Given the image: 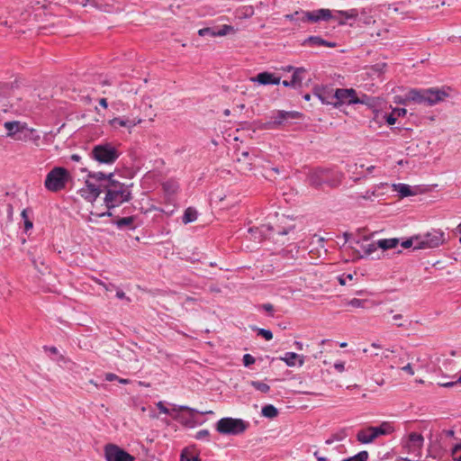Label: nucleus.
Masks as SVG:
<instances>
[{
    "label": "nucleus",
    "instance_id": "obj_35",
    "mask_svg": "<svg viewBox=\"0 0 461 461\" xmlns=\"http://www.w3.org/2000/svg\"><path fill=\"white\" fill-rule=\"evenodd\" d=\"M254 14V7L252 5H244L236 10V15L240 19H247Z\"/></svg>",
    "mask_w": 461,
    "mask_h": 461
},
{
    "label": "nucleus",
    "instance_id": "obj_19",
    "mask_svg": "<svg viewBox=\"0 0 461 461\" xmlns=\"http://www.w3.org/2000/svg\"><path fill=\"white\" fill-rule=\"evenodd\" d=\"M426 88H410L407 90V100L410 104L426 105Z\"/></svg>",
    "mask_w": 461,
    "mask_h": 461
},
{
    "label": "nucleus",
    "instance_id": "obj_29",
    "mask_svg": "<svg viewBox=\"0 0 461 461\" xmlns=\"http://www.w3.org/2000/svg\"><path fill=\"white\" fill-rule=\"evenodd\" d=\"M393 189L399 194V196L401 198H404V197H408V196L416 194V192L413 191L411 186H410L407 184H402V183L393 184Z\"/></svg>",
    "mask_w": 461,
    "mask_h": 461
},
{
    "label": "nucleus",
    "instance_id": "obj_7",
    "mask_svg": "<svg viewBox=\"0 0 461 461\" xmlns=\"http://www.w3.org/2000/svg\"><path fill=\"white\" fill-rule=\"evenodd\" d=\"M68 3L72 5H79L83 7H93L96 10L105 12V13H113L118 12L120 10L119 6L115 5L113 0H68Z\"/></svg>",
    "mask_w": 461,
    "mask_h": 461
},
{
    "label": "nucleus",
    "instance_id": "obj_22",
    "mask_svg": "<svg viewBox=\"0 0 461 461\" xmlns=\"http://www.w3.org/2000/svg\"><path fill=\"white\" fill-rule=\"evenodd\" d=\"M357 440L361 444H371L375 440L373 426L359 429L356 435Z\"/></svg>",
    "mask_w": 461,
    "mask_h": 461
},
{
    "label": "nucleus",
    "instance_id": "obj_4",
    "mask_svg": "<svg viewBox=\"0 0 461 461\" xmlns=\"http://www.w3.org/2000/svg\"><path fill=\"white\" fill-rule=\"evenodd\" d=\"M342 177V173H336L334 179H330V170L329 169H315L307 176L308 183L316 188L321 187L324 184L336 187L341 183Z\"/></svg>",
    "mask_w": 461,
    "mask_h": 461
},
{
    "label": "nucleus",
    "instance_id": "obj_10",
    "mask_svg": "<svg viewBox=\"0 0 461 461\" xmlns=\"http://www.w3.org/2000/svg\"><path fill=\"white\" fill-rule=\"evenodd\" d=\"M450 90L447 86L426 88V106H434L444 102L449 97Z\"/></svg>",
    "mask_w": 461,
    "mask_h": 461
},
{
    "label": "nucleus",
    "instance_id": "obj_38",
    "mask_svg": "<svg viewBox=\"0 0 461 461\" xmlns=\"http://www.w3.org/2000/svg\"><path fill=\"white\" fill-rule=\"evenodd\" d=\"M420 236H413L402 241V246L405 249L413 248L414 249H420V243L419 241Z\"/></svg>",
    "mask_w": 461,
    "mask_h": 461
},
{
    "label": "nucleus",
    "instance_id": "obj_53",
    "mask_svg": "<svg viewBox=\"0 0 461 461\" xmlns=\"http://www.w3.org/2000/svg\"><path fill=\"white\" fill-rule=\"evenodd\" d=\"M334 367L339 373H342L345 371V365L343 362H336L334 364Z\"/></svg>",
    "mask_w": 461,
    "mask_h": 461
},
{
    "label": "nucleus",
    "instance_id": "obj_51",
    "mask_svg": "<svg viewBox=\"0 0 461 461\" xmlns=\"http://www.w3.org/2000/svg\"><path fill=\"white\" fill-rule=\"evenodd\" d=\"M347 279L348 280H352L353 279V275L352 274H348L347 276H340L338 277V280H339V283L341 285H345L347 284Z\"/></svg>",
    "mask_w": 461,
    "mask_h": 461
},
{
    "label": "nucleus",
    "instance_id": "obj_6",
    "mask_svg": "<svg viewBox=\"0 0 461 461\" xmlns=\"http://www.w3.org/2000/svg\"><path fill=\"white\" fill-rule=\"evenodd\" d=\"M369 97L363 95L361 98L357 97V92L353 88H338L335 90V107L344 104H367Z\"/></svg>",
    "mask_w": 461,
    "mask_h": 461
},
{
    "label": "nucleus",
    "instance_id": "obj_41",
    "mask_svg": "<svg viewBox=\"0 0 461 461\" xmlns=\"http://www.w3.org/2000/svg\"><path fill=\"white\" fill-rule=\"evenodd\" d=\"M250 384L258 391H260L262 393H268L270 390V387L268 384L260 382V381H251Z\"/></svg>",
    "mask_w": 461,
    "mask_h": 461
},
{
    "label": "nucleus",
    "instance_id": "obj_48",
    "mask_svg": "<svg viewBox=\"0 0 461 461\" xmlns=\"http://www.w3.org/2000/svg\"><path fill=\"white\" fill-rule=\"evenodd\" d=\"M209 436H210V432L208 429H202V430H199L195 434L194 438L198 440H201V439H208Z\"/></svg>",
    "mask_w": 461,
    "mask_h": 461
},
{
    "label": "nucleus",
    "instance_id": "obj_62",
    "mask_svg": "<svg viewBox=\"0 0 461 461\" xmlns=\"http://www.w3.org/2000/svg\"><path fill=\"white\" fill-rule=\"evenodd\" d=\"M375 22V21L373 19V17H372V16H367V17L365 19V21H364V23H365L366 24H371V23H374Z\"/></svg>",
    "mask_w": 461,
    "mask_h": 461
},
{
    "label": "nucleus",
    "instance_id": "obj_59",
    "mask_svg": "<svg viewBox=\"0 0 461 461\" xmlns=\"http://www.w3.org/2000/svg\"><path fill=\"white\" fill-rule=\"evenodd\" d=\"M263 308L265 311L268 312H272L274 308H273V305L270 304V303H266L263 305Z\"/></svg>",
    "mask_w": 461,
    "mask_h": 461
},
{
    "label": "nucleus",
    "instance_id": "obj_18",
    "mask_svg": "<svg viewBox=\"0 0 461 461\" xmlns=\"http://www.w3.org/2000/svg\"><path fill=\"white\" fill-rule=\"evenodd\" d=\"M249 80L262 86L279 85L281 82V77L275 75L274 73L265 71L258 73L256 77H250Z\"/></svg>",
    "mask_w": 461,
    "mask_h": 461
},
{
    "label": "nucleus",
    "instance_id": "obj_31",
    "mask_svg": "<svg viewBox=\"0 0 461 461\" xmlns=\"http://www.w3.org/2000/svg\"><path fill=\"white\" fill-rule=\"evenodd\" d=\"M41 139L40 135L34 129L28 128V130H25L23 136H18L16 138V140H32L33 142H38Z\"/></svg>",
    "mask_w": 461,
    "mask_h": 461
},
{
    "label": "nucleus",
    "instance_id": "obj_1",
    "mask_svg": "<svg viewBox=\"0 0 461 461\" xmlns=\"http://www.w3.org/2000/svg\"><path fill=\"white\" fill-rule=\"evenodd\" d=\"M92 179L101 182L103 188L106 190L104 203L107 208H114L126 203L131 198V185H126L113 179V174L105 175L102 172L91 173Z\"/></svg>",
    "mask_w": 461,
    "mask_h": 461
},
{
    "label": "nucleus",
    "instance_id": "obj_55",
    "mask_svg": "<svg viewBox=\"0 0 461 461\" xmlns=\"http://www.w3.org/2000/svg\"><path fill=\"white\" fill-rule=\"evenodd\" d=\"M95 282L96 284L102 285L106 291H110L112 289V287L113 286V285H106L99 279H95Z\"/></svg>",
    "mask_w": 461,
    "mask_h": 461
},
{
    "label": "nucleus",
    "instance_id": "obj_61",
    "mask_svg": "<svg viewBox=\"0 0 461 461\" xmlns=\"http://www.w3.org/2000/svg\"><path fill=\"white\" fill-rule=\"evenodd\" d=\"M99 104H100L102 107H104V108H107V106H108V104H107V101H106V99H105V98H101V99L99 100Z\"/></svg>",
    "mask_w": 461,
    "mask_h": 461
},
{
    "label": "nucleus",
    "instance_id": "obj_30",
    "mask_svg": "<svg viewBox=\"0 0 461 461\" xmlns=\"http://www.w3.org/2000/svg\"><path fill=\"white\" fill-rule=\"evenodd\" d=\"M163 190L168 196L175 195L179 190V185L176 180L169 179L163 184Z\"/></svg>",
    "mask_w": 461,
    "mask_h": 461
},
{
    "label": "nucleus",
    "instance_id": "obj_50",
    "mask_svg": "<svg viewBox=\"0 0 461 461\" xmlns=\"http://www.w3.org/2000/svg\"><path fill=\"white\" fill-rule=\"evenodd\" d=\"M392 113L393 115H395L396 118L404 117L407 113V110L405 108H394L393 109Z\"/></svg>",
    "mask_w": 461,
    "mask_h": 461
},
{
    "label": "nucleus",
    "instance_id": "obj_32",
    "mask_svg": "<svg viewBox=\"0 0 461 461\" xmlns=\"http://www.w3.org/2000/svg\"><path fill=\"white\" fill-rule=\"evenodd\" d=\"M181 461H200L194 447H186L181 453Z\"/></svg>",
    "mask_w": 461,
    "mask_h": 461
},
{
    "label": "nucleus",
    "instance_id": "obj_13",
    "mask_svg": "<svg viewBox=\"0 0 461 461\" xmlns=\"http://www.w3.org/2000/svg\"><path fill=\"white\" fill-rule=\"evenodd\" d=\"M157 407L158 409L164 414H172L173 415V418L178 421H180L181 423L185 424V425H188V426H192L191 423L188 421V420H185L184 416L180 415L178 413V411H189L191 414L194 413V411H196L195 409H193V408H190L188 406H185V405H180V406H176L175 405L174 408L170 411L168 408H167L164 403L162 402H158L157 403Z\"/></svg>",
    "mask_w": 461,
    "mask_h": 461
},
{
    "label": "nucleus",
    "instance_id": "obj_57",
    "mask_svg": "<svg viewBox=\"0 0 461 461\" xmlns=\"http://www.w3.org/2000/svg\"><path fill=\"white\" fill-rule=\"evenodd\" d=\"M385 68V64H377L374 67V69L378 73H383Z\"/></svg>",
    "mask_w": 461,
    "mask_h": 461
},
{
    "label": "nucleus",
    "instance_id": "obj_45",
    "mask_svg": "<svg viewBox=\"0 0 461 461\" xmlns=\"http://www.w3.org/2000/svg\"><path fill=\"white\" fill-rule=\"evenodd\" d=\"M393 102L397 104H410V100H407V92L403 95H395L393 97Z\"/></svg>",
    "mask_w": 461,
    "mask_h": 461
},
{
    "label": "nucleus",
    "instance_id": "obj_17",
    "mask_svg": "<svg viewBox=\"0 0 461 461\" xmlns=\"http://www.w3.org/2000/svg\"><path fill=\"white\" fill-rule=\"evenodd\" d=\"M313 95L323 104L335 107V90L333 88L321 86L314 89Z\"/></svg>",
    "mask_w": 461,
    "mask_h": 461
},
{
    "label": "nucleus",
    "instance_id": "obj_24",
    "mask_svg": "<svg viewBox=\"0 0 461 461\" xmlns=\"http://www.w3.org/2000/svg\"><path fill=\"white\" fill-rule=\"evenodd\" d=\"M285 18L297 26H301L303 23H309L308 11L302 9L293 14H285Z\"/></svg>",
    "mask_w": 461,
    "mask_h": 461
},
{
    "label": "nucleus",
    "instance_id": "obj_40",
    "mask_svg": "<svg viewBox=\"0 0 461 461\" xmlns=\"http://www.w3.org/2000/svg\"><path fill=\"white\" fill-rule=\"evenodd\" d=\"M368 303V300H362L357 298H353L345 303L346 305L351 306L353 308H366V303Z\"/></svg>",
    "mask_w": 461,
    "mask_h": 461
},
{
    "label": "nucleus",
    "instance_id": "obj_60",
    "mask_svg": "<svg viewBox=\"0 0 461 461\" xmlns=\"http://www.w3.org/2000/svg\"><path fill=\"white\" fill-rule=\"evenodd\" d=\"M116 296L119 299H125L126 298L125 293L123 291H122V290H118L117 291Z\"/></svg>",
    "mask_w": 461,
    "mask_h": 461
},
{
    "label": "nucleus",
    "instance_id": "obj_14",
    "mask_svg": "<svg viewBox=\"0 0 461 461\" xmlns=\"http://www.w3.org/2000/svg\"><path fill=\"white\" fill-rule=\"evenodd\" d=\"M309 23H317L320 22H328L333 19H338L334 15V11L327 8H321L313 11H308Z\"/></svg>",
    "mask_w": 461,
    "mask_h": 461
},
{
    "label": "nucleus",
    "instance_id": "obj_26",
    "mask_svg": "<svg viewBox=\"0 0 461 461\" xmlns=\"http://www.w3.org/2000/svg\"><path fill=\"white\" fill-rule=\"evenodd\" d=\"M386 184H379L375 186H373L371 189H368L361 194H357L355 198L357 200H365V201H375V198H377L380 194H378V190L383 188Z\"/></svg>",
    "mask_w": 461,
    "mask_h": 461
},
{
    "label": "nucleus",
    "instance_id": "obj_20",
    "mask_svg": "<svg viewBox=\"0 0 461 461\" xmlns=\"http://www.w3.org/2000/svg\"><path fill=\"white\" fill-rule=\"evenodd\" d=\"M334 15H337L338 19H333L338 23L339 25H346L348 20H356L358 16L357 9L350 10H334Z\"/></svg>",
    "mask_w": 461,
    "mask_h": 461
},
{
    "label": "nucleus",
    "instance_id": "obj_52",
    "mask_svg": "<svg viewBox=\"0 0 461 461\" xmlns=\"http://www.w3.org/2000/svg\"><path fill=\"white\" fill-rule=\"evenodd\" d=\"M385 118V121L386 122L389 124V125H393L395 124L396 121H397V118L395 117V115H393V113H391L390 114L388 115H385L384 116Z\"/></svg>",
    "mask_w": 461,
    "mask_h": 461
},
{
    "label": "nucleus",
    "instance_id": "obj_46",
    "mask_svg": "<svg viewBox=\"0 0 461 461\" xmlns=\"http://www.w3.org/2000/svg\"><path fill=\"white\" fill-rule=\"evenodd\" d=\"M258 334L262 336L266 340H271L273 339V333L269 330L257 329Z\"/></svg>",
    "mask_w": 461,
    "mask_h": 461
},
{
    "label": "nucleus",
    "instance_id": "obj_28",
    "mask_svg": "<svg viewBox=\"0 0 461 461\" xmlns=\"http://www.w3.org/2000/svg\"><path fill=\"white\" fill-rule=\"evenodd\" d=\"M305 72L304 68H297L294 69V74L292 76V79L290 81L284 80L282 82L285 86H291L294 88L300 87L303 82V74Z\"/></svg>",
    "mask_w": 461,
    "mask_h": 461
},
{
    "label": "nucleus",
    "instance_id": "obj_37",
    "mask_svg": "<svg viewBox=\"0 0 461 461\" xmlns=\"http://www.w3.org/2000/svg\"><path fill=\"white\" fill-rule=\"evenodd\" d=\"M261 414L265 418L274 419L278 415V410L272 404L262 407Z\"/></svg>",
    "mask_w": 461,
    "mask_h": 461
},
{
    "label": "nucleus",
    "instance_id": "obj_12",
    "mask_svg": "<svg viewBox=\"0 0 461 461\" xmlns=\"http://www.w3.org/2000/svg\"><path fill=\"white\" fill-rule=\"evenodd\" d=\"M104 456L106 461H134L132 456L113 444L105 446Z\"/></svg>",
    "mask_w": 461,
    "mask_h": 461
},
{
    "label": "nucleus",
    "instance_id": "obj_2",
    "mask_svg": "<svg viewBox=\"0 0 461 461\" xmlns=\"http://www.w3.org/2000/svg\"><path fill=\"white\" fill-rule=\"evenodd\" d=\"M249 422L242 419L225 417L215 424V429L221 435H240L247 430Z\"/></svg>",
    "mask_w": 461,
    "mask_h": 461
},
{
    "label": "nucleus",
    "instance_id": "obj_5",
    "mask_svg": "<svg viewBox=\"0 0 461 461\" xmlns=\"http://www.w3.org/2000/svg\"><path fill=\"white\" fill-rule=\"evenodd\" d=\"M68 172L64 167H54L46 176L44 185L50 192H58L66 186L68 180Z\"/></svg>",
    "mask_w": 461,
    "mask_h": 461
},
{
    "label": "nucleus",
    "instance_id": "obj_25",
    "mask_svg": "<svg viewBox=\"0 0 461 461\" xmlns=\"http://www.w3.org/2000/svg\"><path fill=\"white\" fill-rule=\"evenodd\" d=\"M280 360L284 361L288 366H303L304 364V356L294 352H286Z\"/></svg>",
    "mask_w": 461,
    "mask_h": 461
},
{
    "label": "nucleus",
    "instance_id": "obj_42",
    "mask_svg": "<svg viewBox=\"0 0 461 461\" xmlns=\"http://www.w3.org/2000/svg\"><path fill=\"white\" fill-rule=\"evenodd\" d=\"M401 370L406 373L408 375L413 376L416 371V364L413 362H409L403 366H402Z\"/></svg>",
    "mask_w": 461,
    "mask_h": 461
},
{
    "label": "nucleus",
    "instance_id": "obj_64",
    "mask_svg": "<svg viewBox=\"0 0 461 461\" xmlns=\"http://www.w3.org/2000/svg\"><path fill=\"white\" fill-rule=\"evenodd\" d=\"M131 222V218H122L120 221V223L122 224H129Z\"/></svg>",
    "mask_w": 461,
    "mask_h": 461
},
{
    "label": "nucleus",
    "instance_id": "obj_49",
    "mask_svg": "<svg viewBox=\"0 0 461 461\" xmlns=\"http://www.w3.org/2000/svg\"><path fill=\"white\" fill-rule=\"evenodd\" d=\"M255 363V357L250 354H245L243 356V364L245 366H249Z\"/></svg>",
    "mask_w": 461,
    "mask_h": 461
},
{
    "label": "nucleus",
    "instance_id": "obj_27",
    "mask_svg": "<svg viewBox=\"0 0 461 461\" xmlns=\"http://www.w3.org/2000/svg\"><path fill=\"white\" fill-rule=\"evenodd\" d=\"M295 113L277 111L273 115V121L267 123V128L272 129L280 125L285 120L288 118H294Z\"/></svg>",
    "mask_w": 461,
    "mask_h": 461
},
{
    "label": "nucleus",
    "instance_id": "obj_21",
    "mask_svg": "<svg viewBox=\"0 0 461 461\" xmlns=\"http://www.w3.org/2000/svg\"><path fill=\"white\" fill-rule=\"evenodd\" d=\"M375 439L382 436L392 435L395 431L394 422L384 420L378 426H373Z\"/></svg>",
    "mask_w": 461,
    "mask_h": 461
},
{
    "label": "nucleus",
    "instance_id": "obj_54",
    "mask_svg": "<svg viewBox=\"0 0 461 461\" xmlns=\"http://www.w3.org/2000/svg\"><path fill=\"white\" fill-rule=\"evenodd\" d=\"M119 377L115 375V374H113V373H107L105 374V380L106 381H109V382H112V381H118Z\"/></svg>",
    "mask_w": 461,
    "mask_h": 461
},
{
    "label": "nucleus",
    "instance_id": "obj_39",
    "mask_svg": "<svg viewBox=\"0 0 461 461\" xmlns=\"http://www.w3.org/2000/svg\"><path fill=\"white\" fill-rule=\"evenodd\" d=\"M242 158H238V163L240 164L239 169L240 171H249L252 169V164L250 162L245 163V159L249 158V152H242Z\"/></svg>",
    "mask_w": 461,
    "mask_h": 461
},
{
    "label": "nucleus",
    "instance_id": "obj_36",
    "mask_svg": "<svg viewBox=\"0 0 461 461\" xmlns=\"http://www.w3.org/2000/svg\"><path fill=\"white\" fill-rule=\"evenodd\" d=\"M198 216L197 211L192 207L185 209L182 221L185 224L196 221Z\"/></svg>",
    "mask_w": 461,
    "mask_h": 461
},
{
    "label": "nucleus",
    "instance_id": "obj_16",
    "mask_svg": "<svg viewBox=\"0 0 461 461\" xmlns=\"http://www.w3.org/2000/svg\"><path fill=\"white\" fill-rule=\"evenodd\" d=\"M4 127L7 131V137L14 140L18 136H23L25 130H28L27 124L19 121L5 122Z\"/></svg>",
    "mask_w": 461,
    "mask_h": 461
},
{
    "label": "nucleus",
    "instance_id": "obj_44",
    "mask_svg": "<svg viewBox=\"0 0 461 461\" xmlns=\"http://www.w3.org/2000/svg\"><path fill=\"white\" fill-rule=\"evenodd\" d=\"M368 457V453L366 451H361L358 454L351 456L349 458L344 459L342 461H366Z\"/></svg>",
    "mask_w": 461,
    "mask_h": 461
},
{
    "label": "nucleus",
    "instance_id": "obj_8",
    "mask_svg": "<svg viewBox=\"0 0 461 461\" xmlns=\"http://www.w3.org/2000/svg\"><path fill=\"white\" fill-rule=\"evenodd\" d=\"M419 236L420 249L437 248L445 241V233L440 230H432L424 235Z\"/></svg>",
    "mask_w": 461,
    "mask_h": 461
},
{
    "label": "nucleus",
    "instance_id": "obj_43",
    "mask_svg": "<svg viewBox=\"0 0 461 461\" xmlns=\"http://www.w3.org/2000/svg\"><path fill=\"white\" fill-rule=\"evenodd\" d=\"M230 32H235V29L231 25L224 24L216 32V37L225 36Z\"/></svg>",
    "mask_w": 461,
    "mask_h": 461
},
{
    "label": "nucleus",
    "instance_id": "obj_33",
    "mask_svg": "<svg viewBox=\"0 0 461 461\" xmlns=\"http://www.w3.org/2000/svg\"><path fill=\"white\" fill-rule=\"evenodd\" d=\"M376 243H377V248L386 250V249L395 248L399 243V240L395 239V238L383 239V240H379Z\"/></svg>",
    "mask_w": 461,
    "mask_h": 461
},
{
    "label": "nucleus",
    "instance_id": "obj_9",
    "mask_svg": "<svg viewBox=\"0 0 461 461\" xmlns=\"http://www.w3.org/2000/svg\"><path fill=\"white\" fill-rule=\"evenodd\" d=\"M402 447L410 454L416 456L420 454L424 445V438L417 432H411L406 438L402 439Z\"/></svg>",
    "mask_w": 461,
    "mask_h": 461
},
{
    "label": "nucleus",
    "instance_id": "obj_15",
    "mask_svg": "<svg viewBox=\"0 0 461 461\" xmlns=\"http://www.w3.org/2000/svg\"><path fill=\"white\" fill-rule=\"evenodd\" d=\"M353 249L359 258H367L372 256L377 250V243L370 242L368 240H357Z\"/></svg>",
    "mask_w": 461,
    "mask_h": 461
},
{
    "label": "nucleus",
    "instance_id": "obj_47",
    "mask_svg": "<svg viewBox=\"0 0 461 461\" xmlns=\"http://www.w3.org/2000/svg\"><path fill=\"white\" fill-rule=\"evenodd\" d=\"M198 34L200 36L210 35L212 37H216V32L212 28H203L198 31Z\"/></svg>",
    "mask_w": 461,
    "mask_h": 461
},
{
    "label": "nucleus",
    "instance_id": "obj_34",
    "mask_svg": "<svg viewBox=\"0 0 461 461\" xmlns=\"http://www.w3.org/2000/svg\"><path fill=\"white\" fill-rule=\"evenodd\" d=\"M306 44L312 45V46H327V47H334L335 43H331L329 41H326L325 40L321 39L319 36H311L305 41Z\"/></svg>",
    "mask_w": 461,
    "mask_h": 461
},
{
    "label": "nucleus",
    "instance_id": "obj_56",
    "mask_svg": "<svg viewBox=\"0 0 461 461\" xmlns=\"http://www.w3.org/2000/svg\"><path fill=\"white\" fill-rule=\"evenodd\" d=\"M456 384H458L457 380L453 381V382H447V383L439 384V385H440L441 387L449 388V387H453V386H454V385H456Z\"/></svg>",
    "mask_w": 461,
    "mask_h": 461
},
{
    "label": "nucleus",
    "instance_id": "obj_11",
    "mask_svg": "<svg viewBox=\"0 0 461 461\" xmlns=\"http://www.w3.org/2000/svg\"><path fill=\"white\" fill-rule=\"evenodd\" d=\"M91 174L88 175V178L86 179L85 185L80 188L79 194L86 200L89 202H94L101 194V182H97L95 179H92L90 176Z\"/></svg>",
    "mask_w": 461,
    "mask_h": 461
},
{
    "label": "nucleus",
    "instance_id": "obj_3",
    "mask_svg": "<svg viewBox=\"0 0 461 461\" xmlns=\"http://www.w3.org/2000/svg\"><path fill=\"white\" fill-rule=\"evenodd\" d=\"M91 158L101 164H113L120 156L116 146L105 142L95 145L91 151Z\"/></svg>",
    "mask_w": 461,
    "mask_h": 461
},
{
    "label": "nucleus",
    "instance_id": "obj_58",
    "mask_svg": "<svg viewBox=\"0 0 461 461\" xmlns=\"http://www.w3.org/2000/svg\"><path fill=\"white\" fill-rule=\"evenodd\" d=\"M461 451V442L455 445L452 448V456L456 455L457 452Z\"/></svg>",
    "mask_w": 461,
    "mask_h": 461
},
{
    "label": "nucleus",
    "instance_id": "obj_63",
    "mask_svg": "<svg viewBox=\"0 0 461 461\" xmlns=\"http://www.w3.org/2000/svg\"><path fill=\"white\" fill-rule=\"evenodd\" d=\"M24 225L26 230L32 228V222L30 221L29 220H24Z\"/></svg>",
    "mask_w": 461,
    "mask_h": 461
},
{
    "label": "nucleus",
    "instance_id": "obj_23",
    "mask_svg": "<svg viewBox=\"0 0 461 461\" xmlns=\"http://www.w3.org/2000/svg\"><path fill=\"white\" fill-rule=\"evenodd\" d=\"M140 122L141 119H129L126 117H116L109 122L110 125L113 128L125 127L128 129H131Z\"/></svg>",
    "mask_w": 461,
    "mask_h": 461
}]
</instances>
